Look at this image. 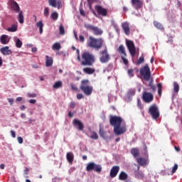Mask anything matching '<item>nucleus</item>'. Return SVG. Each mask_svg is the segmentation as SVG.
Masks as SVG:
<instances>
[{"instance_id":"nucleus-48","label":"nucleus","mask_w":182,"mask_h":182,"mask_svg":"<svg viewBox=\"0 0 182 182\" xmlns=\"http://www.w3.org/2000/svg\"><path fill=\"white\" fill-rule=\"evenodd\" d=\"M126 56L127 55H124V56H122V60H123L124 65H128L129 64V60H127V58H126Z\"/></svg>"},{"instance_id":"nucleus-47","label":"nucleus","mask_w":182,"mask_h":182,"mask_svg":"<svg viewBox=\"0 0 182 182\" xmlns=\"http://www.w3.org/2000/svg\"><path fill=\"white\" fill-rule=\"evenodd\" d=\"M178 168V165L175 164L173 168H172V171H171L172 174H174V173H176V171H177Z\"/></svg>"},{"instance_id":"nucleus-11","label":"nucleus","mask_w":182,"mask_h":182,"mask_svg":"<svg viewBox=\"0 0 182 182\" xmlns=\"http://www.w3.org/2000/svg\"><path fill=\"white\" fill-rule=\"evenodd\" d=\"M142 100L145 103H151L154 100V95L151 92H144L142 95Z\"/></svg>"},{"instance_id":"nucleus-27","label":"nucleus","mask_w":182,"mask_h":182,"mask_svg":"<svg viewBox=\"0 0 182 182\" xmlns=\"http://www.w3.org/2000/svg\"><path fill=\"white\" fill-rule=\"evenodd\" d=\"M75 159V155L72 152L67 153V160L68 163H73V160Z\"/></svg>"},{"instance_id":"nucleus-2","label":"nucleus","mask_w":182,"mask_h":182,"mask_svg":"<svg viewBox=\"0 0 182 182\" xmlns=\"http://www.w3.org/2000/svg\"><path fill=\"white\" fill-rule=\"evenodd\" d=\"M103 45H105V40L102 38H96L90 36L87 41V46L92 49H95L96 50L102 49V48H103Z\"/></svg>"},{"instance_id":"nucleus-49","label":"nucleus","mask_w":182,"mask_h":182,"mask_svg":"<svg viewBox=\"0 0 182 182\" xmlns=\"http://www.w3.org/2000/svg\"><path fill=\"white\" fill-rule=\"evenodd\" d=\"M44 16H46V17H48L49 16V8L46 7L45 9H44Z\"/></svg>"},{"instance_id":"nucleus-9","label":"nucleus","mask_w":182,"mask_h":182,"mask_svg":"<svg viewBox=\"0 0 182 182\" xmlns=\"http://www.w3.org/2000/svg\"><path fill=\"white\" fill-rule=\"evenodd\" d=\"M85 28L87 31H91L93 32L95 36H100V35H103V30L99 28L97 26H95L91 24H85Z\"/></svg>"},{"instance_id":"nucleus-34","label":"nucleus","mask_w":182,"mask_h":182,"mask_svg":"<svg viewBox=\"0 0 182 182\" xmlns=\"http://www.w3.org/2000/svg\"><path fill=\"white\" fill-rule=\"evenodd\" d=\"M62 46H60V43H55L53 45L52 49L53 50H60Z\"/></svg>"},{"instance_id":"nucleus-41","label":"nucleus","mask_w":182,"mask_h":182,"mask_svg":"<svg viewBox=\"0 0 182 182\" xmlns=\"http://www.w3.org/2000/svg\"><path fill=\"white\" fill-rule=\"evenodd\" d=\"M158 87V94L159 96H161V93H162V90H163V85H161V83H159L157 85Z\"/></svg>"},{"instance_id":"nucleus-39","label":"nucleus","mask_w":182,"mask_h":182,"mask_svg":"<svg viewBox=\"0 0 182 182\" xmlns=\"http://www.w3.org/2000/svg\"><path fill=\"white\" fill-rule=\"evenodd\" d=\"M59 18V14H58V12L56 11H54L51 14V18L53 20V21H58V18Z\"/></svg>"},{"instance_id":"nucleus-46","label":"nucleus","mask_w":182,"mask_h":182,"mask_svg":"<svg viewBox=\"0 0 182 182\" xmlns=\"http://www.w3.org/2000/svg\"><path fill=\"white\" fill-rule=\"evenodd\" d=\"M70 87H71L72 90H74L75 92H79V89L77 88V87L74 85L73 83L70 84Z\"/></svg>"},{"instance_id":"nucleus-56","label":"nucleus","mask_w":182,"mask_h":182,"mask_svg":"<svg viewBox=\"0 0 182 182\" xmlns=\"http://www.w3.org/2000/svg\"><path fill=\"white\" fill-rule=\"evenodd\" d=\"M27 96H28V97H36V94H35V93H33V94L28 93Z\"/></svg>"},{"instance_id":"nucleus-17","label":"nucleus","mask_w":182,"mask_h":182,"mask_svg":"<svg viewBox=\"0 0 182 182\" xmlns=\"http://www.w3.org/2000/svg\"><path fill=\"white\" fill-rule=\"evenodd\" d=\"M11 8L13 11L15 12H21V7H19V4L14 0H11Z\"/></svg>"},{"instance_id":"nucleus-61","label":"nucleus","mask_w":182,"mask_h":182,"mask_svg":"<svg viewBox=\"0 0 182 182\" xmlns=\"http://www.w3.org/2000/svg\"><path fill=\"white\" fill-rule=\"evenodd\" d=\"M93 2H94L93 0H87V4L90 7L92 6V5H93Z\"/></svg>"},{"instance_id":"nucleus-5","label":"nucleus","mask_w":182,"mask_h":182,"mask_svg":"<svg viewBox=\"0 0 182 182\" xmlns=\"http://www.w3.org/2000/svg\"><path fill=\"white\" fill-rule=\"evenodd\" d=\"M139 73L141 76H142L143 79L146 80V82L150 81L151 79V71H150V67H149V64H145L144 66L140 68Z\"/></svg>"},{"instance_id":"nucleus-33","label":"nucleus","mask_w":182,"mask_h":182,"mask_svg":"<svg viewBox=\"0 0 182 182\" xmlns=\"http://www.w3.org/2000/svg\"><path fill=\"white\" fill-rule=\"evenodd\" d=\"M154 25L157 28V29H160V31H164V27H163V25L159 23V21H154Z\"/></svg>"},{"instance_id":"nucleus-32","label":"nucleus","mask_w":182,"mask_h":182,"mask_svg":"<svg viewBox=\"0 0 182 182\" xmlns=\"http://www.w3.org/2000/svg\"><path fill=\"white\" fill-rule=\"evenodd\" d=\"M131 154L134 157H137L139 154V149L137 148H133L131 149Z\"/></svg>"},{"instance_id":"nucleus-29","label":"nucleus","mask_w":182,"mask_h":182,"mask_svg":"<svg viewBox=\"0 0 182 182\" xmlns=\"http://www.w3.org/2000/svg\"><path fill=\"white\" fill-rule=\"evenodd\" d=\"M136 161L140 166H146L147 164V159L144 158H138Z\"/></svg>"},{"instance_id":"nucleus-12","label":"nucleus","mask_w":182,"mask_h":182,"mask_svg":"<svg viewBox=\"0 0 182 182\" xmlns=\"http://www.w3.org/2000/svg\"><path fill=\"white\" fill-rule=\"evenodd\" d=\"M95 9L97 15H100L101 16H107V9L103 8V6L97 5L95 6Z\"/></svg>"},{"instance_id":"nucleus-59","label":"nucleus","mask_w":182,"mask_h":182,"mask_svg":"<svg viewBox=\"0 0 182 182\" xmlns=\"http://www.w3.org/2000/svg\"><path fill=\"white\" fill-rule=\"evenodd\" d=\"M113 69V65L109 64L107 67V72L112 70Z\"/></svg>"},{"instance_id":"nucleus-57","label":"nucleus","mask_w":182,"mask_h":182,"mask_svg":"<svg viewBox=\"0 0 182 182\" xmlns=\"http://www.w3.org/2000/svg\"><path fill=\"white\" fill-rule=\"evenodd\" d=\"M8 102L12 106L14 105V98H9Z\"/></svg>"},{"instance_id":"nucleus-60","label":"nucleus","mask_w":182,"mask_h":182,"mask_svg":"<svg viewBox=\"0 0 182 182\" xmlns=\"http://www.w3.org/2000/svg\"><path fill=\"white\" fill-rule=\"evenodd\" d=\"M149 86L150 87H151V86H154V85H153V78L151 77V79L149 80Z\"/></svg>"},{"instance_id":"nucleus-52","label":"nucleus","mask_w":182,"mask_h":182,"mask_svg":"<svg viewBox=\"0 0 182 182\" xmlns=\"http://www.w3.org/2000/svg\"><path fill=\"white\" fill-rule=\"evenodd\" d=\"M137 105L139 109H143V105H141V102L140 101V100H138Z\"/></svg>"},{"instance_id":"nucleus-62","label":"nucleus","mask_w":182,"mask_h":182,"mask_svg":"<svg viewBox=\"0 0 182 182\" xmlns=\"http://www.w3.org/2000/svg\"><path fill=\"white\" fill-rule=\"evenodd\" d=\"M24 174H26V176H28V174H29V168H26V169L24 170Z\"/></svg>"},{"instance_id":"nucleus-51","label":"nucleus","mask_w":182,"mask_h":182,"mask_svg":"<svg viewBox=\"0 0 182 182\" xmlns=\"http://www.w3.org/2000/svg\"><path fill=\"white\" fill-rule=\"evenodd\" d=\"M17 140H18L19 144H22V143H23V139L21 136H18Z\"/></svg>"},{"instance_id":"nucleus-55","label":"nucleus","mask_w":182,"mask_h":182,"mask_svg":"<svg viewBox=\"0 0 182 182\" xmlns=\"http://www.w3.org/2000/svg\"><path fill=\"white\" fill-rule=\"evenodd\" d=\"M80 14L82 15V16H86V14L85 13L83 9H80Z\"/></svg>"},{"instance_id":"nucleus-13","label":"nucleus","mask_w":182,"mask_h":182,"mask_svg":"<svg viewBox=\"0 0 182 182\" xmlns=\"http://www.w3.org/2000/svg\"><path fill=\"white\" fill-rule=\"evenodd\" d=\"M131 4L136 11H139V9L143 8V1L141 0H131Z\"/></svg>"},{"instance_id":"nucleus-36","label":"nucleus","mask_w":182,"mask_h":182,"mask_svg":"<svg viewBox=\"0 0 182 182\" xmlns=\"http://www.w3.org/2000/svg\"><path fill=\"white\" fill-rule=\"evenodd\" d=\"M136 95V90L135 89H130L127 92V97H132V96H134Z\"/></svg>"},{"instance_id":"nucleus-20","label":"nucleus","mask_w":182,"mask_h":182,"mask_svg":"<svg viewBox=\"0 0 182 182\" xmlns=\"http://www.w3.org/2000/svg\"><path fill=\"white\" fill-rule=\"evenodd\" d=\"M135 177L139 180H143L144 178V173L140 171V166H138L137 171H135Z\"/></svg>"},{"instance_id":"nucleus-26","label":"nucleus","mask_w":182,"mask_h":182,"mask_svg":"<svg viewBox=\"0 0 182 182\" xmlns=\"http://www.w3.org/2000/svg\"><path fill=\"white\" fill-rule=\"evenodd\" d=\"M127 177H129V175H127L126 172L122 171L119 173V180H121V181H125V180H127Z\"/></svg>"},{"instance_id":"nucleus-58","label":"nucleus","mask_w":182,"mask_h":182,"mask_svg":"<svg viewBox=\"0 0 182 182\" xmlns=\"http://www.w3.org/2000/svg\"><path fill=\"white\" fill-rule=\"evenodd\" d=\"M79 38H80V42H82V43L85 42V37L82 35H80Z\"/></svg>"},{"instance_id":"nucleus-24","label":"nucleus","mask_w":182,"mask_h":182,"mask_svg":"<svg viewBox=\"0 0 182 182\" xmlns=\"http://www.w3.org/2000/svg\"><path fill=\"white\" fill-rule=\"evenodd\" d=\"M46 66L47 68H49V66H52V65H53V58H52V57H49L48 55H46Z\"/></svg>"},{"instance_id":"nucleus-35","label":"nucleus","mask_w":182,"mask_h":182,"mask_svg":"<svg viewBox=\"0 0 182 182\" xmlns=\"http://www.w3.org/2000/svg\"><path fill=\"white\" fill-rule=\"evenodd\" d=\"M18 18L19 23H23V11H19Z\"/></svg>"},{"instance_id":"nucleus-8","label":"nucleus","mask_w":182,"mask_h":182,"mask_svg":"<svg viewBox=\"0 0 182 182\" xmlns=\"http://www.w3.org/2000/svg\"><path fill=\"white\" fill-rule=\"evenodd\" d=\"M100 62L101 63H107L110 60V54H109V51L107 50V47L105 46V48L100 52Z\"/></svg>"},{"instance_id":"nucleus-22","label":"nucleus","mask_w":182,"mask_h":182,"mask_svg":"<svg viewBox=\"0 0 182 182\" xmlns=\"http://www.w3.org/2000/svg\"><path fill=\"white\" fill-rule=\"evenodd\" d=\"M99 134L100 137L104 139V140H107L109 139V136L107 135V133L105 132V129H103V128L102 127H100Z\"/></svg>"},{"instance_id":"nucleus-15","label":"nucleus","mask_w":182,"mask_h":182,"mask_svg":"<svg viewBox=\"0 0 182 182\" xmlns=\"http://www.w3.org/2000/svg\"><path fill=\"white\" fill-rule=\"evenodd\" d=\"M73 126H75V127H77L78 130H80L81 132L83 131V129H85V125H83L82 121L77 119H75L73 121Z\"/></svg>"},{"instance_id":"nucleus-50","label":"nucleus","mask_w":182,"mask_h":182,"mask_svg":"<svg viewBox=\"0 0 182 182\" xmlns=\"http://www.w3.org/2000/svg\"><path fill=\"white\" fill-rule=\"evenodd\" d=\"M84 97L85 96L83 95V94H80V93L77 94V99H78V100H80V99H83Z\"/></svg>"},{"instance_id":"nucleus-18","label":"nucleus","mask_w":182,"mask_h":182,"mask_svg":"<svg viewBox=\"0 0 182 182\" xmlns=\"http://www.w3.org/2000/svg\"><path fill=\"white\" fill-rule=\"evenodd\" d=\"M122 29L125 33V35H130V26L129 25V23L127 22H124L122 23Z\"/></svg>"},{"instance_id":"nucleus-31","label":"nucleus","mask_w":182,"mask_h":182,"mask_svg":"<svg viewBox=\"0 0 182 182\" xmlns=\"http://www.w3.org/2000/svg\"><path fill=\"white\" fill-rule=\"evenodd\" d=\"M62 86H63V83L62 82V81H57L53 85V89H60Z\"/></svg>"},{"instance_id":"nucleus-23","label":"nucleus","mask_w":182,"mask_h":182,"mask_svg":"<svg viewBox=\"0 0 182 182\" xmlns=\"http://www.w3.org/2000/svg\"><path fill=\"white\" fill-rule=\"evenodd\" d=\"M82 71L86 75H93V73H95V72H96V70L95 68L87 67V68H83Z\"/></svg>"},{"instance_id":"nucleus-7","label":"nucleus","mask_w":182,"mask_h":182,"mask_svg":"<svg viewBox=\"0 0 182 182\" xmlns=\"http://www.w3.org/2000/svg\"><path fill=\"white\" fill-rule=\"evenodd\" d=\"M149 113L154 120H157V119L160 117V112L159 111V107L156 104L149 107Z\"/></svg>"},{"instance_id":"nucleus-3","label":"nucleus","mask_w":182,"mask_h":182,"mask_svg":"<svg viewBox=\"0 0 182 182\" xmlns=\"http://www.w3.org/2000/svg\"><path fill=\"white\" fill-rule=\"evenodd\" d=\"M82 66H93L95 62H96V59L95 58V55L90 53L89 52H85L82 54Z\"/></svg>"},{"instance_id":"nucleus-54","label":"nucleus","mask_w":182,"mask_h":182,"mask_svg":"<svg viewBox=\"0 0 182 182\" xmlns=\"http://www.w3.org/2000/svg\"><path fill=\"white\" fill-rule=\"evenodd\" d=\"M10 133H11V137H13L14 139H15V137H16V134L15 133V132L14 130H11Z\"/></svg>"},{"instance_id":"nucleus-38","label":"nucleus","mask_w":182,"mask_h":182,"mask_svg":"<svg viewBox=\"0 0 182 182\" xmlns=\"http://www.w3.org/2000/svg\"><path fill=\"white\" fill-rule=\"evenodd\" d=\"M173 90L175 93H178V91L180 90V86L178 85V83L176 82H173Z\"/></svg>"},{"instance_id":"nucleus-30","label":"nucleus","mask_w":182,"mask_h":182,"mask_svg":"<svg viewBox=\"0 0 182 182\" xmlns=\"http://www.w3.org/2000/svg\"><path fill=\"white\" fill-rule=\"evenodd\" d=\"M14 40V42L16 43V46L17 48H22L23 43L21 41V39H19L18 37H15Z\"/></svg>"},{"instance_id":"nucleus-21","label":"nucleus","mask_w":182,"mask_h":182,"mask_svg":"<svg viewBox=\"0 0 182 182\" xmlns=\"http://www.w3.org/2000/svg\"><path fill=\"white\" fill-rule=\"evenodd\" d=\"M117 51L122 56H127V53H126V48H124V45H120L117 48Z\"/></svg>"},{"instance_id":"nucleus-6","label":"nucleus","mask_w":182,"mask_h":182,"mask_svg":"<svg viewBox=\"0 0 182 182\" xmlns=\"http://www.w3.org/2000/svg\"><path fill=\"white\" fill-rule=\"evenodd\" d=\"M102 165L95 164V162H90L87 164L86 166L87 171H95L98 174H100V173H102Z\"/></svg>"},{"instance_id":"nucleus-40","label":"nucleus","mask_w":182,"mask_h":182,"mask_svg":"<svg viewBox=\"0 0 182 182\" xmlns=\"http://www.w3.org/2000/svg\"><path fill=\"white\" fill-rule=\"evenodd\" d=\"M90 139H93L94 140H97V139H99V135H97V133H96V132H92L90 135Z\"/></svg>"},{"instance_id":"nucleus-64","label":"nucleus","mask_w":182,"mask_h":182,"mask_svg":"<svg viewBox=\"0 0 182 182\" xmlns=\"http://www.w3.org/2000/svg\"><path fill=\"white\" fill-rule=\"evenodd\" d=\"M22 100H23L22 97H18L16 100V102H22Z\"/></svg>"},{"instance_id":"nucleus-42","label":"nucleus","mask_w":182,"mask_h":182,"mask_svg":"<svg viewBox=\"0 0 182 182\" xmlns=\"http://www.w3.org/2000/svg\"><path fill=\"white\" fill-rule=\"evenodd\" d=\"M59 33L60 35H65V27L63 26V24L60 25V27H59Z\"/></svg>"},{"instance_id":"nucleus-45","label":"nucleus","mask_w":182,"mask_h":182,"mask_svg":"<svg viewBox=\"0 0 182 182\" xmlns=\"http://www.w3.org/2000/svg\"><path fill=\"white\" fill-rule=\"evenodd\" d=\"M144 62V57H140L137 61L136 63L137 65H141V63H143Z\"/></svg>"},{"instance_id":"nucleus-16","label":"nucleus","mask_w":182,"mask_h":182,"mask_svg":"<svg viewBox=\"0 0 182 182\" xmlns=\"http://www.w3.org/2000/svg\"><path fill=\"white\" fill-rule=\"evenodd\" d=\"M119 171H120V166H112L110 171V177H112V178H114V177L117 176V173H119Z\"/></svg>"},{"instance_id":"nucleus-37","label":"nucleus","mask_w":182,"mask_h":182,"mask_svg":"<svg viewBox=\"0 0 182 182\" xmlns=\"http://www.w3.org/2000/svg\"><path fill=\"white\" fill-rule=\"evenodd\" d=\"M9 32H16L18 31V26L16 24H13L11 27L8 28Z\"/></svg>"},{"instance_id":"nucleus-63","label":"nucleus","mask_w":182,"mask_h":182,"mask_svg":"<svg viewBox=\"0 0 182 182\" xmlns=\"http://www.w3.org/2000/svg\"><path fill=\"white\" fill-rule=\"evenodd\" d=\"M29 103L31 105H35V103H36V100H30Z\"/></svg>"},{"instance_id":"nucleus-14","label":"nucleus","mask_w":182,"mask_h":182,"mask_svg":"<svg viewBox=\"0 0 182 182\" xmlns=\"http://www.w3.org/2000/svg\"><path fill=\"white\" fill-rule=\"evenodd\" d=\"M48 4L53 8H58V9L62 8V1L60 0H48Z\"/></svg>"},{"instance_id":"nucleus-4","label":"nucleus","mask_w":182,"mask_h":182,"mask_svg":"<svg viewBox=\"0 0 182 182\" xmlns=\"http://www.w3.org/2000/svg\"><path fill=\"white\" fill-rule=\"evenodd\" d=\"M89 80H82L80 85V90L85 96H90L93 93V87L90 86Z\"/></svg>"},{"instance_id":"nucleus-44","label":"nucleus","mask_w":182,"mask_h":182,"mask_svg":"<svg viewBox=\"0 0 182 182\" xmlns=\"http://www.w3.org/2000/svg\"><path fill=\"white\" fill-rule=\"evenodd\" d=\"M111 25L117 31L119 29V27L117 26V24L116 23V21L114 20H111Z\"/></svg>"},{"instance_id":"nucleus-43","label":"nucleus","mask_w":182,"mask_h":182,"mask_svg":"<svg viewBox=\"0 0 182 182\" xmlns=\"http://www.w3.org/2000/svg\"><path fill=\"white\" fill-rule=\"evenodd\" d=\"M127 73L129 77H134V69H129Z\"/></svg>"},{"instance_id":"nucleus-10","label":"nucleus","mask_w":182,"mask_h":182,"mask_svg":"<svg viewBox=\"0 0 182 182\" xmlns=\"http://www.w3.org/2000/svg\"><path fill=\"white\" fill-rule=\"evenodd\" d=\"M126 45L131 56L134 58L136 56V46L134 45V42L131 40H126Z\"/></svg>"},{"instance_id":"nucleus-28","label":"nucleus","mask_w":182,"mask_h":182,"mask_svg":"<svg viewBox=\"0 0 182 182\" xmlns=\"http://www.w3.org/2000/svg\"><path fill=\"white\" fill-rule=\"evenodd\" d=\"M36 26L39 28V32L41 35H42V33H43V22L42 20L36 23Z\"/></svg>"},{"instance_id":"nucleus-1","label":"nucleus","mask_w":182,"mask_h":182,"mask_svg":"<svg viewBox=\"0 0 182 182\" xmlns=\"http://www.w3.org/2000/svg\"><path fill=\"white\" fill-rule=\"evenodd\" d=\"M124 122L123 118L119 116L111 115L109 118V124L114 127V133L116 136H120L124 134L125 132H127L126 123L122 126V124Z\"/></svg>"},{"instance_id":"nucleus-53","label":"nucleus","mask_w":182,"mask_h":182,"mask_svg":"<svg viewBox=\"0 0 182 182\" xmlns=\"http://www.w3.org/2000/svg\"><path fill=\"white\" fill-rule=\"evenodd\" d=\"M70 107L71 109H75V107H76V103H75V102H71L70 103Z\"/></svg>"},{"instance_id":"nucleus-19","label":"nucleus","mask_w":182,"mask_h":182,"mask_svg":"<svg viewBox=\"0 0 182 182\" xmlns=\"http://www.w3.org/2000/svg\"><path fill=\"white\" fill-rule=\"evenodd\" d=\"M0 52L2 53V55H4V56L11 55L12 53V50L9 49V46L2 47L0 49Z\"/></svg>"},{"instance_id":"nucleus-25","label":"nucleus","mask_w":182,"mask_h":182,"mask_svg":"<svg viewBox=\"0 0 182 182\" xmlns=\"http://www.w3.org/2000/svg\"><path fill=\"white\" fill-rule=\"evenodd\" d=\"M0 42L2 43V45H6L9 43V41L8 40V36L6 35H2L0 37Z\"/></svg>"}]
</instances>
